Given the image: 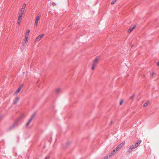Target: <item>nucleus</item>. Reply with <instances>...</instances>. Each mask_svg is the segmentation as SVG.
Instances as JSON below:
<instances>
[{"mask_svg":"<svg viewBox=\"0 0 159 159\" xmlns=\"http://www.w3.org/2000/svg\"><path fill=\"white\" fill-rule=\"evenodd\" d=\"M21 119V117H20L18 118L14 122V124L11 125L10 127V129L12 130L14 129L15 128L17 127L18 126V123Z\"/></svg>","mask_w":159,"mask_h":159,"instance_id":"f257e3e1","label":"nucleus"},{"mask_svg":"<svg viewBox=\"0 0 159 159\" xmlns=\"http://www.w3.org/2000/svg\"><path fill=\"white\" fill-rule=\"evenodd\" d=\"M26 6V4L25 3H24L23 4V5L22 6V7L21 9L20 12V13H19V16L20 15H22L24 13Z\"/></svg>","mask_w":159,"mask_h":159,"instance_id":"f03ea898","label":"nucleus"},{"mask_svg":"<svg viewBox=\"0 0 159 159\" xmlns=\"http://www.w3.org/2000/svg\"><path fill=\"white\" fill-rule=\"evenodd\" d=\"M125 143L122 142L121 144H119L116 148L115 149L116 151H119L120 149L124 145Z\"/></svg>","mask_w":159,"mask_h":159,"instance_id":"7ed1b4c3","label":"nucleus"},{"mask_svg":"<svg viewBox=\"0 0 159 159\" xmlns=\"http://www.w3.org/2000/svg\"><path fill=\"white\" fill-rule=\"evenodd\" d=\"M135 148H136L134 146L132 145L130 146L127 152L129 153H131L133 150Z\"/></svg>","mask_w":159,"mask_h":159,"instance_id":"20e7f679","label":"nucleus"},{"mask_svg":"<svg viewBox=\"0 0 159 159\" xmlns=\"http://www.w3.org/2000/svg\"><path fill=\"white\" fill-rule=\"evenodd\" d=\"M40 18V16H37L35 18V21L34 23V26L36 27L37 26L38 21Z\"/></svg>","mask_w":159,"mask_h":159,"instance_id":"39448f33","label":"nucleus"},{"mask_svg":"<svg viewBox=\"0 0 159 159\" xmlns=\"http://www.w3.org/2000/svg\"><path fill=\"white\" fill-rule=\"evenodd\" d=\"M44 35V34H43L39 35L37 38H36L35 40V42H38L40 40Z\"/></svg>","mask_w":159,"mask_h":159,"instance_id":"423d86ee","label":"nucleus"},{"mask_svg":"<svg viewBox=\"0 0 159 159\" xmlns=\"http://www.w3.org/2000/svg\"><path fill=\"white\" fill-rule=\"evenodd\" d=\"M98 59L99 57H97L94 60L93 65L96 66L97 64Z\"/></svg>","mask_w":159,"mask_h":159,"instance_id":"0eeeda50","label":"nucleus"},{"mask_svg":"<svg viewBox=\"0 0 159 159\" xmlns=\"http://www.w3.org/2000/svg\"><path fill=\"white\" fill-rule=\"evenodd\" d=\"M22 17V15H21L19 16L18 18V19L17 21V23L18 25H20V23L21 21V18Z\"/></svg>","mask_w":159,"mask_h":159,"instance_id":"6e6552de","label":"nucleus"},{"mask_svg":"<svg viewBox=\"0 0 159 159\" xmlns=\"http://www.w3.org/2000/svg\"><path fill=\"white\" fill-rule=\"evenodd\" d=\"M141 140H139L138 142L134 144V146L136 148L141 142Z\"/></svg>","mask_w":159,"mask_h":159,"instance_id":"1a4fd4ad","label":"nucleus"},{"mask_svg":"<svg viewBox=\"0 0 159 159\" xmlns=\"http://www.w3.org/2000/svg\"><path fill=\"white\" fill-rule=\"evenodd\" d=\"M19 99L20 98L19 97H16V98L15 100L14 101L13 103L15 104H16Z\"/></svg>","mask_w":159,"mask_h":159,"instance_id":"9d476101","label":"nucleus"},{"mask_svg":"<svg viewBox=\"0 0 159 159\" xmlns=\"http://www.w3.org/2000/svg\"><path fill=\"white\" fill-rule=\"evenodd\" d=\"M136 25H134L132 28L129 29L128 32L129 33H130L133 30L135 27Z\"/></svg>","mask_w":159,"mask_h":159,"instance_id":"9b49d317","label":"nucleus"},{"mask_svg":"<svg viewBox=\"0 0 159 159\" xmlns=\"http://www.w3.org/2000/svg\"><path fill=\"white\" fill-rule=\"evenodd\" d=\"M32 118H30L26 124V127H28L32 121Z\"/></svg>","mask_w":159,"mask_h":159,"instance_id":"f8f14e48","label":"nucleus"},{"mask_svg":"<svg viewBox=\"0 0 159 159\" xmlns=\"http://www.w3.org/2000/svg\"><path fill=\"white\" fill-rule=\"evenodd\" d=\"M30 30H28L27 31V32L25 34V37H26V38L27 37H28V36L29 35V33L30 32Z\"/></svg>","mask_w":159,"mask_h":159,"instance_id":"ddd939ff","label":"nucleus"},{"mask_svg":"<svg viewBox=\"0 0 159 159\" xmlns=\"http://www.w3.org/2000/svg\"><path fill=\"white\" fill-rule=\"evenodd\" d=\"M149 101H147L146 102H145L143 105V107H147L148 105V103H149Z\"/></svg>","mask_w":159,"mask_h":159,"instance_id":"4468645a","label":"nucleus"},{"mask_svg":"<svg viewBox=\"0 0 159 159\" xmlns=\"http://www.w3.org/2000/svg\"><path fill=\"white\" fill-rule=\"evenodd\" d=\"M21 89L20 87L18 88L17 90L16 91L15 93H18L20 91Z\"/></svg>","mask_w":159,"mask_h":159,"instance_id":"2eb2a0df","label":"nucleus"},{"mask_svg":"<svg viewBox=\"0 0 159 159\" xmlns=\"http://www.w3.org/2000/svg\"><path fill=\"white\" fill-rule=\"evenodd\" d=\"M61 90V89L60 88H58L57 89L56 92L57 93H58Z\"/></svg>","mask_w":159,"mask_h":159,"instance_id":"dca6fc26","label":"nucleus"},{"mask_svg":"<svg viewBox=\"0 0 159 159\" xmlns=\"http://www.w3.org/2000/svg\"><path fill=\"white\" fill-rule=\"evenodd\" d=\"M35 113H34L33 115L31 116L30 118H32V120L34 118L35 116Z\"/></svg>","mask_w":159,"mask_h":159,"instance_id":"f3484780","label":"nucleus"},{"mask_svg":"<svg viewBox=\"0 0 159 159\" xmlns=\"http://www.w3.org/2000/svg\"><path fill=\"white\" fill-rule=\"evenodd\" d=\"M28 37H27L26 38V37H25V40H24V41L25 42V43H26L27 42H28Z\"/></svg>","mask_w":159,"mask_h":159,"instance_id":"a211bd4d","label":"nucleus"},{"mask_svg":"<svg viewBox=\"0 0 159 159\" xmlns=\"http://www.w3.org/2000/svg\"><path fill=\"white\" fill-rule=\"evenodd\" d=\"M116 151V149H115L111 153H112V155H114V154H115Z\"/></svg>","mask_w":159,"mask_h":159,"instance_id":"6ab92c4d","label":"nucleus"},{"mask_svg":"<svg viewBox=\"0 0 159 159\" xmlns=\"http://www.w3.org/2000/svg\"><path fill=\"white\" fill-rule=\"evenodd\" d=\"M117 0H113L112 2L111 3V5L114 4L117 1Z\"/></svg>","mask_w":159,"mask_h":159,"instance_id":"aec40b11","label":"nucleus"},{"mask_svg":"<svg viewBox=\"0 0 159 159\" xmlns=\"http://www.w3.org/2000/svg\"><path fill=\"white\" fill-rule=\"evenodd\" d=\"M96 66L93 65L92 67V70H93L94 69L95 67Z\"/></svg>","mask_w":159,"mask_h":159,"instance_id":"412c9836","label":"nucleus"},{"mask_svg":"<svg viewBox=\"0 0 159 159\" xmlns=\"http://www.w3.org/2000/svg\"><path fill=\"white\" fill-rule=\"evenodd\" d=\"M134 94H133V95L130 98L131 99H133L134 98Z\"/></svg>","mask_w":159,"mask_h":159,"instance_id":"4be33fe9","label":"nucleus"},{"mask_svg":"<svg viewBox=\"0 0 159 159\" xmlns=\"http://www.w3.org/2000/svg\"><path fill=\"white\" fill-rule=\"evenodd\" d=\"M114 155H112V153H111L110 154H109V156L110 157H111L112 156H114Z\"/></svg>","mask_w":159,"mask_h":159,"instance_id":"5701e85b","label":"nucleus"},{"mask_svg":"<svg viewBox=\"0 0 159 159\" xmlns=\"http://www.w3.org/2000/svg\"><path fill=\"white\" fill-rule=\"evenodd\" d=\"M123 102V100H121L120 102V105H122V102Z\"/></svg>","mask_w":159,"mask_h":159,"instance_id":"b1692460","label":"nucleus"},{"mask_svg":"<svg viewBox=\"0 0 159 159\" xmlns=\"http://www.w3.org/2000/svg\"><path fill=\"white\" fill-rule=\"evenodd\" d=\"M50 156H48V157H46L44 159H49V158H50Z\"/></svg>","mask_w":159,"mask_h":159,"instance_id":"393cba45","label":"nucleus"},{"mask_svg":"<svg viewBox=\"0 0 159 159\" xmlns=\"http://www.w3.org/2000/svg\"><path fill=\"white\" fill-rule=\"evenodd\" d=\"M52 5H53V6H55V5H56V3H55L54 2H52Z\"/></svg>","mask_w":159,"mask_h":159,"instance_id":"a878e982","label":"nucleus"},{"mask_svg":"<svg viewBox=\"0 0 159 159\" xmlns=\"http://www.w3.org/2000/svg\"><path fill=\"white\" fill-rule=\"evenodd\" d=\"M108 156H106V157H105V158H104V159H108Z\"/></svg>","mask_w":159,"mask_h":159,"instance_id":"bb28decb","label":"nucleus"},{"mask_svg":"<svg viewBox=\"0 0 159 159\" xmlns=\"http://www.w3.org/2000/svg\"><path fill=\"white\" fill-rule=\"evenodd\" d=\"M112 123H113L112 121H111L110 122V125H111V124H112Z\"/></svg>","mask_w":159,"mask_h":159,"instance_id":"cd10ccee","label":"nucleus"},{"mask_svg":"<svg viewBox=\"0 0 159 159\" xmlns=\"http://www.w3.org/2000/svg\"><path fill=\"white\" fill-rule=\"evenodd\" d=\"M69 142H67L66 144V145L67 146H68V145L69 144Z\"/></svg>","mask_w":159,"mask_h":159,"instance_id":"c85d7f7f","label":"nucleus"},{"mask_svg":"<svg viewBox=\"0 0 159 159\" xmlns=\"http://www.w3.org/2000/svg\"><path fill=\"white\" fill-rule=\"evenodd\" d=\"M155 74L154 73V72H153L152 73V74H151V75H152V76H153V75H154V74Z\"/></svg>","mask_w":159,"mask_h":159,"instance_id":"c756f323","label":"nucleus"},{"mask_svg":"<svg viewBox=\"0 0 159 159\" xmlns=\"http://www.w3.org/2000/svg\"><path fill=\"white\" fill-rule=\"evenodd\" d=\"M157 66H159V61L157 63Z\"/></svg>","mask_w":159,"mask_h":159,"instance_id":"7c9ffc66","label":"nucleus"},{"mask_svg":"<svg viewBox=\"0 0 159 159\" xmlns=\"http://www.w3.org/2000/svg\"><path fill=\"white\" fill-rule=\"evenodd\" d=\"M1 116H0V120L1 119Z\"/></svg>","mask_w":159,"mask_h":159,"instance_id":"2f4dec72","label":"nucleus"}]
</instances>
